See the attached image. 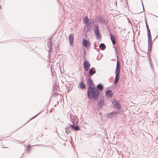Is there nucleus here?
Returning <instances> with one entry per match:
<instances>
[{"label":"nucleus","instance_id":"4468645a","mask_svg":"<svg viewBox=\"0 0 158 158\" xmlns=\"http://www.w3.org/2000/svg\"><path fill=\"white\" fill-rule=\"evenodd\" d=\"M120 70L121 66L118 60H117L116 63V67L115 71V74H120Z\"/></svg>","mask_w":158,"mask_h":158},{"label":"nucleus","instance_id":"4c0bfd02","mask_svg":"<svg viewBox=\"0 0 158 158\" xmlns=\"http://www.w3.org/2000/svg\"><path fill=\"white\" fill-rule=\"evenodd\" d=\"M120 47H118V50H120Z\"/></svg>","mask_w":158,"mask_h":158},{"label":"nucleus","instance_id":"b1692460","mask_svg":"<svg viewBox=\"0 0 158 158\" xmlns=\"http://www.w3.org/2000/svg\"><path fill=\"white\" fill-rule=\"evenodd\" d=\"M99 47L102 50H104L106 48V45L104 43H101L99 45Z\"/></svg>","mask_w":158,"mask_h":158},{"label":"nucleus","instance_id":"39448f33","mask_svg":"<svg viewBox=\"0 0 158 158\" xmlns=\"http://www.w3.org/2000/svg\"><path fill=\"white\" fill-rule=\"evenodd\" d=\"M112 105L115 107L118 110H121V105L119 103V102L116 99L113 98L111 100Z\"/></svg>","mask_w":158,"mask_h":158},{"label":"nucleus","instance_id":"0eeeda50","mask_svg":"<svg viewBox=\"0 0 158 158\" xmlns=\"http://www.w3.org/2000/svg\"><path fill=\"white\" fill-rule=\"evenodd\" d=\"M122 111V110H118V111H112L111 113H108L107 114V117L108 118H111L114 116H116L118 114H120Z\"/></svg>","mask_w":158,"mask_h":158},{"label":"nucleus","instance_id":"7c9ffc66","mask_svg":"<svg viewBox=\"0 0 158 158\" xmlns=\"http://www.w3.org/2000/svg\"><path fill=\"white\" fill-rule=\"evenodd\" d=\"M65 129H66L65 131V132H66L67 134H69L70 132V131L69 129L67 128H65Z\"/></svg>","mask_w":158,"mask_h":158},{"label":"nucleus","instance_id":"f8f14e48","mask_svg":"<svg viewBox=\"0 0 158 158\" xmlns=\"http://www.w3.org/2000/svg\"><path fill=\"white\" fill-rule=\"evenodd\" d=\"M98 22L100 23L102 25H103V24L106 25V24L109 22L108 21L104 19L102 17L98 16Z\"/></svg>","mask_w":158,"mask_h":158},{"label":"nucleus","instance_id":"79ce46f5","mask_svg":"<svg viewBox=\"0 0 158 158\" xmlns=\"http://www.w3.org/2000/svg\"><path fill=\"white\" fill-rule=\"evenodd\" d=\"M26 123L24 125H23V126H22V127H21L20 128H22V127H23V126H24V125L26 124Z\"/></svg>","mask_w":158,"mask_h":158},{"label":"nucleus","instance_id":"7ed1b4c3","mask_svg":"<svg viewBox=\"0 0 158 158\" xmlns=\"http://www.w3.org/2000/svg\"><path fill=\"white\" fill-rule=\"evenodd\" d=\"M85 80L87 87L90 86V87H92L93 86H95V85H94L93 82L90 77L89 76L88 74H86L85 75Z\"/></svg>","mask_w":158,"mask_h":158},{"label":"nucleus","instance_id":"aec40b11","mask_svg":"<svg viewBox=\"0 0 158 158\" xmlns=\"http://www.w3.org/2000/svg\"><path fill=\"white\" fill-rule=\"evenodd\" d=\"M148 56H151V52L152 50V46L151 45H149V43L148 44Z\"/></svg>","mask_w":158,"mask_h":158},{"label":"nucleus","instance_id":"473e14b6","mask_svg":"<svg viewBox=\"0 0 158 158\" xmlns=\"http://www.w3.org/2000/svg\"><path fill=\"white\" fill-rule=\"evenodd\" d=\"M31 147V146H30L28 148L27 147L26 148L27 149V150L28 152H29L30 151V148Z\"/></svg>","mask_w":158,"mask_h":158},{"label":"nucleus","instance_id":"4be33fe9","mask_svg":"<svg viewBox=\"0 0 158 158\" xmlns=\"http://www.w3.org/2000/svg\"><path fill=\"white\" fill-rule=\"evenodd\" d=\"M156 36L155 38L153 40H152V36L148 37V44L149 43V45L152 46L153 42V41L156 38Z\"/></svg>","mask_w":158,"mask_h":158},{"label":"nucleus","instance_id":"393cba45","mask_svg":"<svg viewBox=\"0 0 158 158\" xmlns=\"http://www.w3.org/2000/svg\"><path fill=\"white\" fill-rule=\"evenodd\" d=\"M80 127L78 125H77L76 126H74V130L78 131L80 130Z\"/></svg>","mask_w":158,"mask_h":158},{"label":"nucleus","instance_id":"a19ab883","mask_svg":"<svg viewBox=\"0 0 158 158\" xmlns=\"http://www.w3.org/2000/svg\"><path fill=\"white\" fill-rule=\"evenodd\" d=\"M26 123L24 125H23V126H22V127H21L20 128H22V127H23V126H24V125L26 124Z\"/></svg>","mask_w":158,"mask_h":158},{"label":"nucleus","instance_id":"37998d69","mask_svg":"<svg viewBox=\"0 0 158 158\" xmlns=\"http://www.w3.org/2000/svg\"><path fill=\"white\" fill-rule=\"evenodd\" d=\"M1 9V6H0V9Z\"/></svg>","mask_w":158,"mask_h":158},{"label":"nucleus","instance_id":"49530a36","mask_svg":"<svg viewBox=\"0 0 158 158\" xmlns=\"http://www.w3.org/2000/svg\"><path fill=\"white\" fill-rule=\"evenodd\" d=\"M23 154H24V153H23V154H22V155H21V156H22L23 155Z\"/></svg>","mask_w":158,"mask_h":158},{"label":"nucleus","instance_id":"5701e85b","mask_svg":"<svg viewBox=\"0 0 158 158\" xmlns=\"http://www.w3.org/2000/svg\"><path fill=\"white\" fill-rule=\"evenodd\" d=\"M98 90L101 91L102 89L103 86L101 83H99L97 86Z\"/></svg>","mask_w":158,"mask_h":158},{"label":"nucleus","instance_id":"6e6552de","mask_svg":"<svg viewBox=\"0 0 158 158\" xmlns=\"http://www.w3.org/2000/svg\"><path fill=\"white\" fill-rule=\"evenodd\" d=\"M148 59H147V60H148L150 68H151V70L152 71V76L154 77L155 76V73L154 72V70L153 69V64L152 62V59L151 58V56H148Z\"/></svg>","mask_w":158,"mask_h":158},{"label":"nucleus","instance_id":"c85d7f7f","mask_svg":"<svg viewBox=\"0 0 158 158\" xmlns=\"http://www.w3.org/2000/svg\"><path fill=\"white\" fill-rule=\"evenodd\" d=\"M41 113V112H40V113H38V114H36L33 117H32L31 118H30L29 120L26 123H28V122H29L32 119H33L34 118H35V117L36 116H37V115H38L40 113Z\"/></svg>","mask_w":158,"mask_h":158},{"label":"nucleus","instance_id":"6ab92c4d","mask_svg":"<svg viewBox=\"0 0 158 158\" xmlns=\"http://www.w3.org/2000/svg\"><path fill=\"white\" fill-rule=\"evenodd\" d=\"M115 79L114 80V81L113 82V83L114 84H116L118 81L119 80L120 75V74H115Z\"/></svg>","mask_w":158,"mask_h":158},{"label":"nucleus","instance_id":"ea45409f","mask_svg":"<svg viewBox=\"0 0 158 158\" xmlns=\"http://www.w3.org/2000/svg\"><path fill=\"white\" fill-rule=\"evenodd\" d=\"M26 123L24 125H23V126H22V127H21L20 128H22V127H23V126H24V125L26 124Z\"/></svg>","mask_w":158,"mask_h":158},{"label":"nucleus","instance_id":"bb28decb","mask_svg":"<svg viewBox=\"0 0 158 158\" xmlns=\"http://www.w3.org/2000/svg\"><path fill=\"white\" fill-rule=\"evenodd\" d=\"M147 36L148 37H150L151 36V35L150 33V30L149 29H147Z\"/></svg>","mask_w":158,"mask_h":158},{"label":"nucleus","instance_id":"9d476101","mask_svg":"<svg viewBox=\"0 0 158 158\" xmlns=\"http://www.w3.org/2000/svg\"><path fill=\"white\" fill-rule=\"evenodd\" d=\"M83 68L86 71H88L90 67L89 62L87 60H85L83 63Z\"/></svg>","mask_w":158,"mask_h":158},{"label":"nucleus","instance_id":"09e8293b","mask_svg":"<svg viewBox=\"0 0 158 158\" xmlns=\"http://www.w3.org/2000/svg\"><path fill=\"white\" fill-rule=\"evenodd\" d=\"M2 148H5V147H2Z\"/></svg>","mask_w":158,"mask_h":158},{"label":"nucleus","instance_id":"f03ea898","mask_svg":"<svg viewBox=\"0 0 158 158\" xmlns=\"http://www.w3.org/2000/svg\"><path fill=\"white\" fill-rule=\"evenodd\" d=\"M83 20L84 23L85 24L83 29L85 32L87 33L91 29L92 27L91 21L90 19H88L87 16H85L83 18Z\"/></svg>","mask_w":158,"mask_h":158},{"label":"nucleus","instance_id":"9b49d317","mask_svg":"<svg viewBox=\"0 0 158 158\" xmlns=\"http://www.w3.org/2000/svg\"><path fill=\"white\" fill-rule=\"evenodd\" d=\"M105 96L107 98H112L114 96V93L110 89H107L105 92Z\"/></svg>","mask_w":158,"mask_h":158},{"label":"nucleus","instance_id":"2f4dec72","mask_svg":"<svg viewBox=\"0 0 158 158\" xmlns=\"http://www.w3.org/2000/svg\"><path fill=\"white\" fill-rule=\"evenodd\" d=\"M108 23L109 22H107V23L106 24V25H105L106 26V27L107 29L108 30V31L110 32V27L108 25Z\"/></svg>","mask_w":158,"mask_h":158},{"label":"nucleus","instance_id":"de8ad7c7","mask_svg":"<svg viewBox=\"0 0 158 158\" xmlns=\"http://www.w3.org/2000/svg\"><path fill=\"white\" fill-rule=\"evenodd\" d=\"M70 137L71 138V139H72V137L71 136H70Z\"/></svg>","mask_w":158,"mask_h":158},{"label":"nucleus","instance_id":"2eb2a0df","mask_svg":"<svg viewBox=\"0 0 158 158\" xmlns=\"http://www.w3.org/2000/svg\"><path fill=\"white\" fill-rule=\"evenodd\" d=\"M110 38L112 44L113 46H114L115 43H116L115 36L114 35L112 34L110 32Z\"/></svg>","mask_w":158,"mask_h":158},{"label":"nucleus","instance_id":"e433bc0d","mask_svg":"<svg viewBox=\"0 0 158 158\" xmlns=\"http://www.w3.org/2000/svg\"><path fill=\"white\" fill-rule=\"evenodd\" d=\"M59 95V94L57 93L55 95V96H56L57 95Z\"/></svg>","mask_w":158,"mask_h":158},{"label":"nucleus","instance_id":"423d86ee","mask_svg":"<svg viewBox=\"0 0 158 158\" xmlns=\"http://www.w3.org/2000/svg\"><path fill=\"white\" fill-rule=\"evenodd\" d=\"M105 104L103 97H101L97 101V106L99 109L104 106Z\"/></svg>","mask_w":158,"mask_h":158},{"label":"nucleus","instance_id":"20e7f679","mask_svg":"<svg viewBox=\"0 0 158 158\" xmlns=\"http://www.w3.org/2000/svg\"><path fill=\"white\" fill-rule=\"evenodd\" d=\"M99 28L98 23L95 25L94 27V34L97 40H100L101 39V34L99 31Z\"/></svg>","mask_w":158,"mask_h":158},{"label":"nucleus","instance_id":"a878e982","mask_svg":"<svg viewBox=\"0 0 158 158\" xmlns=\"http://www.w3.org/2000/svg\"><path fill=\"white\" fill-rule=\"evenodd\" d=\"M70 118L72 120H73V121H74L76 117L75 116L73 115V114H70Z\"/></svg>","mask_w":158,"mask_h":158},{"label":"nucleus","instance_id":"dca6fc26","mask_svg":"<svg viewBox=\"0 0 158 158\" xmlns=\"http://www.w3.org/2000/svg\"><path fill=\"white\" fill-rule=\"evenodd\" d=\"M78 86V87L80 89H86V85L84 83L83 81L82 80H81V81L79 82Z\"/></svg>","mask_w":158,"mask_h":158},{"label":"nucleus","instance_id":"58836bf2","mask_svg":"<svg viewBox=\"0 0 158 158\" xmlns=\"http://www.w3.org/2000/svg\"><path fill=\"white\" fill-rule=\"evenodd\" d=\"M26 123L24 125H23V126H22V127H21L20 128H22V127H23V126H24V125L26 124Z\"/></svg>","mask_w":158,"mask_h":158},{"label":"nucleus","instance_id":"a18cd8bd","mask_svg":"<svg viewBox=\"0 0 158 158\" xmlns=\"http://www.w3.org/2000/svg\"><path fill=\"white\" fill-rule=\"evenodd\" d=\"M96 1L98 2V0H95Z\"/></svg>","mask_w":158,"mask_h":158},{"label":"nucleus","instance_id":"f257e3e1","mask_svg":"<svg viewBox=\"0 0 158 158\" xmlns=\"http://www.w3.org/2000/svg\"><path fill=\"white\" fill-rule=\"evenodd\" d=\"M87 97L89 99H93L96 101L98 99L100 93L97 88L95 86H89L87 88Z\"/></svg>","mask_w":158,"mask_h":158},{"label":"nucleus","instance_id":"72a5a7b5","mask_svg":"<svg viewBox=\"0 0 158 158\" xmlns=\"http://www.w3.org/2000/svg\"><path fill=\"white\" fill-rule=\"evenodd\" d=\"M141 4H142V7H143V11L141 12H141H143L144 11V8L143 5V3L142 0H141ZM139 13H140V12Z\"/></svg>","mask_w":158,"mask_h":158},{"label":"nucleus","instance_id":"8fccbe9b","mask_svg":"<svg viewBox=\"0 0 158 158\" xmlns=\"http://www.w3.org/2000/svg\"><path fill=\"white\" fill-rule=\"evenodd\" d=\"M69 90H68V92H69Z\"/></svg>","mask_w":158,"mask_h":158},{"label":"nucleus","instance_id":"c756f323","mask_svg":"<svg viewBox=\"0 0 158 158\" xmlns=\"http://www.w3.org/2000/svg\"><path fill=\"white\" fill-rule=\"evenodd\" d=\"M53 90L54 91L56 90V92L57 91V89L56 88V85H54L53 86Z\"/></svg>","mask_w":158,"mask_h":158},{"label":"nucleus","instance_id":"f704fd0d","mask_svg":"<svg viewBox=\"0 0 158 158\" xmlns=\"http://www.w3.org/2000/svg\"><path fill=\"white\" fill-rule=\"evenodd\" d=\"M146 27L147 28V29H149V26H148V25L147 23H146Z\"/></svg>","mask_w":158,"mask_h":158},{"label":"nucleus","instance_id":"cd10ccee","mask_svg":"<svg viewBox=\"0 0 158 158\" xmlns=\"http://www.w3.org/2000/svg\"><path fill=\"white\" fill-rule=\"evenodd\" d=\"M68 128H71V130L72 129L73 130L74 129V125L73 124H71L69 125H68Z\"/></svg>","mask_w":158,"mask_h":158},{"label":"nucleus","instance_id":"1a4fd4ad","mask_svg":"<svg viewBox=\"0 0 158 158\" xmlns=\"http://www.w3.org/2000/svg\"><path fill=\"white\" fill-rule=\"evenodd\" d=\"M82 44L83 46L87 49H88L90 46V42L84 38L82 40Z\"/></svg>","mask_w":158,"mask_h":158},{"label":"nucleus","instance_id":"412c9836","mask_svg":"<svg viewBox=\"0 0 158 158\" xmlns=\"http://www.w3.org/2000/svg\"><path fill=\"white\" fill-rule=\"evenodd\" d=\"M113 48H114L115 54L116 56V58L118 59V56L119 55V51L118 50V48L116 46H115V45L113 46Z\"/></svg>","mask_w":158,"mask_h":158},{"label":"nucleus","instance_id":"a211bd4d","mask_svg":"<svg viewBox=\"0 0 158 158\" xmlns=\"http://www.w3.org/2000/svg\"><path fill=\"white\" fill-rule=\"evenodd\" d=\"M96 70L95 68L92 67L89 71V73L91 75H92L96 73Z\"/></svg>","mask_w":158,"mask_h":158},{"label":"nucleus","instance_id":"c03bdc74","mask_svg":"<svg viewBox=\"0 0 158 158\" xmlns=\"http://www.w3.org/2000/svg\"><path fill=\"white\" fill-rule=\"evenodd\" d=\"M97 60H99V59H98V57H97Z\"/></svg>","mask_w":158,"mask_h":158},{"label":"nucleus","instance_id":"ddd939ff","mask_svg":"<svg viewBox=\"0 0 158 158\" xmlns=\"http://www.w3.org/2000/svg\"><path fill=\"white\" fill-rule=\"evenodd\" d=\"M52 43V40H49L48 43L47 44V47L48 48L47 51L48 52V56H50L51 53Z\"/></svg>","mask_w":158,"mask_h":158},{"label":"nucleus","instance_id":"f3484780","mask_svg":"<svg viewBox=\"0 0 158 158\" xmlns=\"http://www.w3.org/2000/svg\"><path fill=\"white\" fill-rule=\"evenodd\" d=\"M74 35L73 34H70L69 35V41L70 45L71 46L73 43Z\"/></svg>","mask_w":158,"mask_h":158},{"label":"nucleus","instance_id":"c9c22d12","mask_svg":"<svg viewBox=\"0 0 158 158\" xmlns=\"http://www.w3.org/2000/svg\"><path fill=\"white\" fill-rule=\"evenodd\" d=\"M146 16L145 15V24H146V23H147V21H146Z\"/></svg>","mask_w":158,"mask_h":158}]
</instances>
